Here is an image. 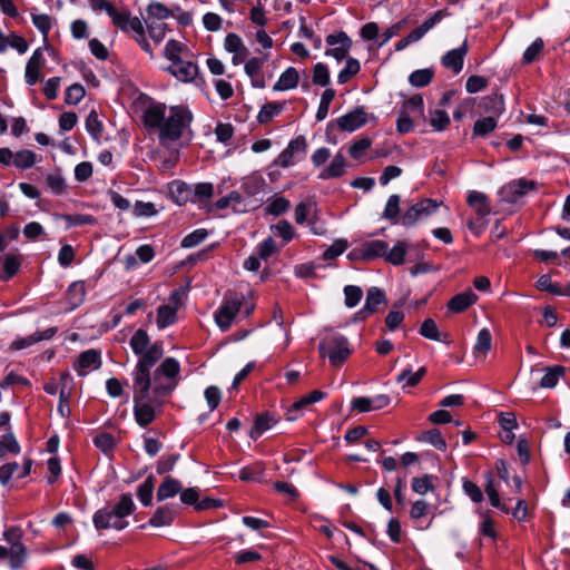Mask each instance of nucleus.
<instances>
[{
	"mask_svg": "<svg viewBox=\"0 0 570 570\" xmlns=\"http://www.w3.org/2000/svg\"><path fill=\"white\" fill-rule=\"evenodd\" d=\"M160 351H151L142 360H138L131 373L132 394L136 401L151 400L163 405L178 384L180 364L174 357L165 358L157 367Z\"/></svg>",
	"mask_w": 570,
	"mask_h": 570,
	"instance_id": "nucleus-1",
	"label": "nucleus"
},
{
	"mask_svg": "<svg viewBox=\"0 0 570 570\" xmlns=\"http://www.w3.org/2000/svg\"><path fill=\"white\" fill-rule=\"evenodd\" d=\"M144 124L147 128L157 129L160 144L166 145L183 137L193 121V114L184 106H171L167 109L165 104L149 105L144 112Z\"/></svg>",
	"mask_w": 570,
	"mask_h": 570,
	"instance_id": "nucleus-2",
	"label": "nucleus"
},
{
	"mask_svg": "<svg viewBox=\"0 0 570 570\" xmlns=\"http://www.w3.org/2000/svg\"><path fill=\"white\" fill-rule=\"evenodd\" d=\"M136 509L130 493H122L114 504H108L94 513L92 522L97 530L115 529L121 531L128 527L126 518Z\"/></svg>",
	"mask_w": 570,
	"mask_h": 570,
	"instance_id": "nucleus-3",
	"label": "nucleus"
},
{
	"mask_svg": "<svg viewBox=\"0 0 570 570\" xmlns=\"http://www.w3.org/2000/svg\"><path fill=\"white\" fill-rule=\"evenodd\" d=\"M318 352L322 357H327L334 367H340L352 354L348 340L338 333H328L318 344Z\"/></svg>",
	"mask_w": 570,
	"mask_h": 570,
	"instance_id": "nucleus-4",
	"label": "nucleus"
},
{
	"mask_svg": "<svg viewBox=\"0 0 570 570\" xmlns=\"http://www.w3.org/2000/svg\"><path fill=\"white\" fill-rule=\"evenodd\" d=\"M441 203L431 198H424L412 205L401 217V223L405 227L415 225L420 219L435 213Z\"/></svg>",
	"mask_w": 570,
	"mask_h": 570,
	"instance_id": "nucleus-5",
	"label": "nucleus"
},
{
	"mask_svg": "<svg viewBox=\"0 0 570 570\" xmlns=\"http://www.w3.org/2000/svg\"><path fill=\"white\" fill-rule=\"evenodd\" d=\"M537 189V184L533 180H527L524 178L515 179L504 185L499 195L501 200L514 204L519 202L528 193Z\"/></svg>",
	"mask_w": 570,
	"mask_h": 570,
	"instance_id": "nucleus-6",
	"label": "nucleus"
},
{
	"mask_svg": "<svg viewBox=\"0 0 570 570\" xmlns=\"http://www.w3.org/2000/svg\"><path fill=\"white\" fill-rule=\"evenodd\" d=\"M129 345L132 352L139 356L138 360H142L145 356L149 355V353L156 348L160 351L159 360L164 355L163 342L157 341L155 343H150V337L148 333L142 328H138L134 333L129 341Z\"/></svg>",
	"mask_w": 570,
	"mask_h": 570,
	"instance_id": "nucleus-7",
	"label": "nucleus"
},
{
	"mask_svg": "<svg viewBox=\"0 0 570 570\" xmlns=\"http://www.w3.org/2000/svg\"><path fill=\"white\" fill-rule=\"evenodd\" d=\"M242 305L243 301L237 296H229L224 299L223 304L215 312V321L222 331L229 328Z\"/></svg>",
	"mask_w": 570,
	"mask_h": 570,
	"instance_id": "nucleus-8",
	"label": "nucleus"
},
{
	"mask_svg": "<svg viewBox=\"0 0 570 570\" xmlns=\"http://www.w3.org/2000/svg\"><path fill=\"white\" fill-rule=\"evenodd\" d=\"M328 48L325 51L326 56L333 57L337 61H342L347 58L348 51L352 47V39L344 31L331 33L325 38Z\"/></svg>",
	"mask_w": 570,
	"mask_h": 570,
	"instance_id": "nucleus-9",
	"label": "nucleus"
},
{
	"mask_svg": "<svg viewBox=\"0 0 570 570\" xmlns=\"http://www.w3.org/2000/svg\"><path fill=\"white\" fill-rule=\"evenodd\" d=\"M306 148L307 144L305 137L298 136L288 142L287 147L278 155L273 165L288 168L296 164L298 160L296 158L297 155H305Z\"/></svg>",
	"mask_w": 570,
	"mask_h": 570,
	"instance_id": "nucleus-10",
	"label": "nucleus"
},
{
	"mask_svg": "<svg viewBox=\"0 0 570 570\" xmlns=\"http://www.w3.org/2000/svg\"><path fill=\"white\" fill-rule=\"evenodd\" d=\"M386 304L385 293L379 287H371L367 291L365 304L356 313V320L364 321L370 317L372 314L377 313L380 311V305Z\"/></svg>",
	"mask_w": 570,
	"mask_h": 570,
	"instance_id": "nucleus-11",
	"label": "nucleus"
},
{
	"mask_svg": "<svg viewBox=\"0 0 570 570\" xmlns=\"http://www.w3.org/2000/svg\"><path fill=\"white\" fill-rule=\"evenodd\" d=\"M134 402V415L137 424L141 428L149 425L156 417V409L160 407L156 402L151 400H138L132 397Z\"/></svg>",
	"mask_w": 570,
	"mask_h": 570,
	"instance_id": "nucleus-12",
	"label": "nucleus"
},
{
	"mask_svg": "<svg viewBox=\"0 0 570 570\" xmlns=\"http://www.w3.org/2000/svg\"><path fill=\"white\" fill-rule=\"evenodd\" d=\"M367 122V112L365 107L360 106L354 110L341 116L337 119V126L343 131L352 132Z\"/></svg>",
	"mask_w": 570,
	"mask_h": 570,
	"instance_id": "nucleus-13",
	"label": "nucleus"
},
{
	"mask_svg": "<svg viewBox=\"0 0 570 570\" xmlns=\"http://www.w3.org/2000/svg\"><path fill=\"white\" fill-rule=\"evenodd\" d=\"M112 20V23L120 29L121 31H134L138 36H142L144 26L138 17H131L127 11H118L115 9L112 13L109 14Z\"/></svg>",
	"mask_w": 570,
	"mask_h": 570,
	"instance_id": "nucleus-14",
	"label": "nucleus"
},
{
	"mask_svg": "<svg viewBox=\"0 0 570 570\" xmlns=\"http://www.w3.org/2000/svg\"><path fill=\"white\" fill-rule=\"evenodd\" d=\"M101 366V354L95 348L87 350L79 354L73 368L79 376L87 375L90 370H98Z\"/></svg>",
	"mask_w": 570,
	"mask_h": 570,
	"instance_id": "nucleus-15",
	"label": "nucleus"
},
{
	"mask_svg": "<svg viewBox=\"0 0 570 570\" xmlns=\"http://www.w3.org/2000/svg\"><path fill=\"white\" fill-rule=\"evenodd\" d=\"M166 70L183 82L194 80L198 73L197 65L185 59L176 60V62L170 63Z\"/></svg>",
	"mask_w": 570,
	"mask_h": 570,
	"instance_id": "nucleus-16",
	"label": "nucleus"
},
{
	"mask_svg": "<svg viewBox=\"0 0 570 570\" xmlns=\"http://www.w3.org/2000/svg\"><path fill=\"white\" fill-rule=\"evenodd\" d=\"M468 50V43L466 40H464V42L459 48L448 51L442 57L443 67L451 69L454 73L461 72Z\"/></svg>",
	"mask_w": 570,
	"mask_h": 570,
	"instance_id": "nucleus-17",
	"label": "nucleus"
},
{
	"mask_svg": "<svg viewBox=\"0 0 570 570\" xmlns=\"http://www.w3.org/2000/svg\"><path fill=\"white\" fill-rule=\"evenodd\" d=\"M56 333H57V327H49L42 332H36L26 337H18L11 343L10 348L14 350V351L27 348V347H29L36 343H39L41 341L51 340Z\"/></svg>",
	"mask_w": 570,
	"mask_h": 570,
	"instance_id": "nucleus-18",
	"label": "nucleus"
},
{
	"mask_svg": "<svg viewBox=\"0 0 570 570\" xmlns=\"http://www.w3.org/2000/svg\"><path fill=\"white\" fill-rule=\"evenodd\" d=\"M43 61L42 49H36L26 65L24 79L29 86H33L40 79V69Z\"/></svg>",
	"mask_w": 570,
	"mask_h": 570,
	"instance_id": "nucleus-19",
	"label": "nucleus"
},
{
	"mask_svg": "<svg viewBox=\"0 0 570 570\" xmlns=\"http://www.w3.org/2000/svg\"><path fill=\"white\" fill-rule=\"evenodd\" d=\"M169 194L173 200L178 205L194 203L191 184L174 180L169 184Z\"/></svg>",
	"mask_w": 570,
	"mask_h": 570,
	"instance_id": "nucleus-20",
	"label": "nucleus"
},
{
	"mask_svg": "<svg viewBox=\"0 0 570 570\" xmlns=\"http://www.w3.org/2000/svg\"><path fill=\"white\" fill-rule=\"evenodd\" d=\"M478 299V296L472 289L454 295L448 303V308L454 313H461L473 305Z\"/></svg>",
	"mask_w": 570,
	"mask_h": 570,
	"instance_id": "nucleus-21",
	"label": "nucleus"
},
{
	"mask_svg": "<svg viewBox=\"0 0 570 570\" xmlns=\"http://www.w3.org/2000/svg\"><path fill=\"white\" fill-rule=\"evenodd\" d=\"M387 249V243L381 239L365 242L360 248V255L364 259L384 257Z\"/></svg>",
	"mask_w": 570,
	"mask_h": 570,
	"instance_id": "nucleus-22",
	"label": "nucleus"
},
{
	"mask_svg": "<svg viewBox=\"0 0 570 570\" xmlns=\"http://www.w3.org/2000/svg\"><path fill=\"white\" fill-rule=\"evenodd\" d=\"M345 157L338 153L334 156L331 164L320 173L318 177L324 180L341 177L345 173Z\"/></svg>",
	"mask_w": 570,
	"mask_h": 570,
	"instance_id": "nucleus-23",
	"label": "nucleus"
},
{
	"mask_svg": "<svg viewBox=\"0 0 570 570\" xmlns=\"http://www.w3.org/2000/svg\"><path fill=\"white\" fill-rule=\"evenodd\" d=\"M177 514V511L169 507V505H164V507H160L158 508L153 517L149 519L148 523L151 525V527H165V525H170L175 519Z\"/></svg>",
	"mask_w": 570,
	"mask_h": 570,
	"instance_id": "nucleus-24",
	"label": "nucleus"
},
{
	"mask_svg": "<svg viewBox=\"0 0 570 570\" xmlns=\"http://www.w3.org/2000/svg\"><path fill=\"white\" fill-rule=\"evenodd\" d=\"M9 550V567L11 570H19L22 568L27 560V548L22 540L16 542L8 548Z\"/></svg>",
	"mask_w": 570,
	"mask_h": 570,
	"instance_id": "nucleus-25",
	"label": "nucleus"
},
{
	"mask_svg": "<svg viewBox=\"0 0 570 570\" xmlns=\"http://www.w3.org/2000/svg\"><path fill=\"white\" fill-rule=\"evenodd\" d=\"M299 80L298 71L294 67H288L274 85V90L284 91L297 87Z\"/></svg>",
	"mask_w": 570,
	"mask_h": 570,
	"instance_id": "nucleus-26",
	"label": "nucleus"
},
{
	"mask_svg": "<svg viewBox=\"0 0 570 570\" xmlns=\"http://www.w3.org/2000/svg\"><path fill=\"white\" fill-rule=\"evenodd\" d=\"M466 202L479 216L489 215L491 212L490 205L488 203V196L483 193L476 190L470 191Z\"/></svg>",
	"mask_w": 570,
	"mask_h": 570,
	"instance_id": "nucleus-27",
	"label": "nucleus"
},
{
	"mask_svg": "<svg viewBox=\"0 0 570 570\" xmlns=\"http://www.w3.org/2000/svg\"><path fill=\"white\" fill-rule=\"evenodd\" d=\"M181 490V483L171 478L166 476L157 490V500L164 501L175 497Z\"/></svg>",
	"mask_w": 570,
	"mask_h": 570,
	"instance_id": "nucleus-28",
	"label": "nucleus"
},
{
	"mask_svg": "<svg viewBox=\"0 0 570 570\" xmlns=\"http://www.w3.org/2000/svg\"><path fill=\"white\" fill-rule=\"evenodd\" d=\"M275 422L276 420L267 412L258 414L249 432V436L253 440H257L265 431L271 429Z\"/></svg>",
	"mask_w": 570,
	"mask_h": 570,
	"instance_id": "nucleus-29",
	"label": "nucleus"
},
{
	"mask_svg": "<svg viewBox=\"0 0 570 570\" xmlns=\"http://www.w3.org/2000/svg\"><path fill=\"white\" fill-rule=\"evenodd\" d=\"M177 308L171 305H160L157 309V326L165 328L173 325L177 320Z\"/></svg>",
	"mask_w": 570,
	"mask_h": 570,
	"instance_id": "nucleus-30",
	"label": "nucleus"
},
{
	"mask_svg": "<svg viewBox=\"0 0 570 570\" xmlns=\"http://www.w3.org/2000/svg\"><path fill=\"white\" fill-rule=\"evenodd\" d=\"M480 106L487 112L500 115L504 110L503 96L499 94L489 95L482 99Z\"/></svg>",
	"mask_w": 570,
	"mask_h": 570,
	"instance_id": "nucleus-31",
	"label": "nucleus"
},
{
	"mask_svg": "<svg viewBox=\"0 0 570 570\" xmlns=\"http://www.w3.org/2000/svg\"><path fill=\"white\" fill-rule=\"evenodd\" d=\"M407 244L403 240L396 243V245L384 255V259L392 265H401L404 263V256L406 254Z\"/></svg>",
	"mask_w": 570,
	"mask_h": 570,
	"instance_id": "nucleus-32",
	"label": "nucleus"
},
{
	"mask_svg": "<svg viewBox=\"0 0 570 570\" xmlns=\"http://www.w3.org/2000/svg\"><path fill=\"white\" fill-rule=\"evenodd\" d=\"M484 491L488 494L492 507L498 508L505 513L509 512V509L505 507V504H502L500 501L499 492L494 487V480L491 473L487 474V484Z\"/></svg>",
	"mask_w": 570,
	"mask_h": 570,
	"instance_id": "nucleus-33",
	"label": "nucleus"
},
{
	"mask_svg": "<svg viewBox=\"0 0 570 570\" xmlns=\"http://www.w3.org/2000/svg\"><path fill=\"white\" fill-rule=\"evenodd\" d=\"M265 180L258 175L246 177L243 181L242 188L248 196H256L264 190Z\"/></svg>",
	"mask_w": 570,
	"mask_h": 570,
	"instance_id": "nucleus-34",
	"label": "nucleus"
},
{
	"mask_svg": "<svg viewBox=\"0 0 570 570\" xmlns=\"http://www.w3.org/2000/svg\"><path fill=\"white\" fill-rule=\"evenodd\" d=\"M361 65L355 58H346L345 67L337 75V82L345 83L360 72Z\"/></svg>",
	"mask_w": 570,
	"mask_h": 570,
	"instance_id": "nucleus-35",
	"label": "nucleus"
},
{
	"mask_svg": "<svg viewBox=\"0 0 570 570\" xmlns=\"http://www.w3.org/2000/svg\"><path fill=\"white\" fill-rule=\"evenodd\" d=\"M67 295L72 307L79 306L86 296V288L82 282H73L67 289Z\"/></svg>",
	"mask_w": 570,
	"mask_h": 570,
	"instance_id": "nucleus-36",
	"label": "nucleus"
},
{
	"mask_svg": "<svg viewBox=\"0 0 570 570\" xmlns=\"http://www.w3.org/2000/svg\"><path fill=\"white\" fill-rule=\"evenodd\" d=\"M492 346V336L488 328L480 330L474 345V353L485 356Z\"/></svg>",
	"mask_w": 570,
	"mask_h": 570,
	"instance_id": "nucleus-37",
	"label": "nucleus"
},
{
	"mask_svg": "<svg viewBox=\"0 0 570 570\" xmlns=\"http://www.w3.org/2000/svg\"><path fill=\"white\" fill-rule=\"evenodd\" d=\"M224 47L228 52L242 53L243 56L248 55V50L245 47L242 38L236 33H228L226 36Z\"/></svg>",
	"mask_w": 570,
	"mask_h": 570,
	"instance_id": "nucleus-38",
	"label": "nucleus"
},
{
	"mask_svg": "<svg viewBox=\"0 0 570 570\" xmlns=\"http://www.w3.org/2000/svg\"><path fill=\"white\" fill-rule=\"evenodd\" d=\"M184 51H186V47L181 42L170 39L165 46L164 56L173 63L176 60H183L181 53Z\"/></svg>",
	"mask_w": 570,
	"mask_h": 570,
	"instance_id": "nucleus-39",
	"label": "nucleus"
},
{
	"mask_svg": "<svg viewBox=\"0 0 570 570\" xmlns=\"http://www.w3.org/2000/svg\"><path fill=\"white\" fill-rule=\"evenodd\" d=\"M421 441H424L426 443H430L435 449L440 451L446 450V442L443 439L440 430L438 429H431L422 433V436L420 438Z\"/></svg>",
	"mask_w": 570,
	"mask_h": 570,
	"instance_id": "nucleus-40",
	"label": "nucleus"
},
{
	"mask_svg": "<svg viewBox=\"0 0 570 570\" xmlns=\"http://www.w3.org/2000/svg\"><path fill=\"white\" fill-rule=\"evenodd\" d=\"M154 476L149 475L139 487L137 495L142 505L148 507L151 504L154 492Z\"/></svg>",
	"mask_w": 570,
	"mask_h": 570,
	"instance_id": "nucleus-41",
	"label": "nucleus"
},
{
	"mask_svg": "<svg viewBox=\"0 0 570 570\" xmlns=\"http://www.w3.org/2000/svg\"><path fill=\"white\" fill-rule=\"evenodd\" d=\"M433 480L434 476L431 474H424L421 478H413L411 484L412 490L420 495H424L429 491L434 490Z\"/></svg>",
	"mask_w": 570,
	"mask_h": 570,
	"instance_id": "nucleus-42",
	"label": "nucleus"
},
{
	"mask_svg": "<svg viewBox=\"0 0 570 570\" xmlns=\"http://www.w3.org/2000/svg\"><path fill=\"white\" fill-rule=\"evenodd\" d=\"M564 373L562 366L549 367L547 373L540 380V386L543 389H552L557 385L559 377Z\"/></svg>",
	"mask_w": 570,
	"mask_h": 570,
	"instance_id": "nucleus-43",
	"label": "nucleus"
},
{
	"mask_svg": "<svg viewBox=\"0 0 570 570\" xmlns=\"http://www.w3.org/2000/svg\"><path fill=\"white\" fill-rule=\"evenodd\" d=\"M36 164V154L29 149H22L14 155L13 165L20 169L31 168Z\"/></svg>",
	"mask_w": 570,
	"mask_h": 570,
	"instance_id": "nucleus-44",
	"label": "nucleus"
},
{
	"mask_svg": "<svg viewBox=\"0 0 570 570\" xmlns=\"http://www.w3.org/2000/svg\"><path fill=\"white\" fill-rule=\"evenodd\" d=\"M86 129L95 140H99L102 135V124L98 119L96 110H91L86 119Z\"/></svg>",
	"mask_w": 570,
	"mask_h": 570,
	"instance_id": "nucleus-45",
	"label": "nucleus"
},
{
	"mask_svg": "<svg viewBox=\"0 0 570 570\" xmlns=\"http://www.w3.org/2000/svg\"><path fill=\"white\" fill-rule=\"evenodd\" d=\"M194 203L209 199L214 194V186L212 183H199L191 185Z\"/></svg>",
	"mask_w": 570,
	"mask_h": 570,
	"instance_id": "nucleus-46",
	"label": "nucleus"
},
{
	"mask_svg": "<svg viewBox=\"0 0 570 570\" xmlns=\"http://www.w3.org/2000/svg\"><path fill=\"white\" fill-rule=\"evenodd\" d=\"M31 19H32V23L35 24V27L43 36V40L47 41L49 31L51 30V27H52L51 17L46 13L37 14V13L32 12Z\"/></svg>",
	"mask_w": 570,
	"mask_h": 570,
	"instance_id": "nucleus-47",
	"label": "nucleus"
},
{
	"mask_svg": "<svg viewBox=\"0 0 570 570\" xmlns=\"http://www.w3.org/2000/svg\"><path fill=\"white\" fill-rule=\"evenodd\" d=\"M145 22L149 37L155 42H160L165 38L167 24L161 21H154L149 19H146Z\"/></svg>",
	"mask_w": 570,
	"mask_h": 570,
	"instance_id": "nucleus-48",
	"label": "nucleus"
},
{
	"mask_svg": "<svg viewBox=\"0 0 570 570\" xmlns=\"http://www.w3.org/2000/svg\"><path fill=\"white\" fill-rule=\"evenodd\" d=\"M208 236V232L205 228H199L190 234L186 235L180 243L183 248H193L203 243Z\"/></svg>",
	"mask_w": 570,
	"mask_h": 570,
	"instance_id": "nucleus-49",
	"label": "nucleus"
},
{
	"mask_svg": "<svg viewBox=\"0 0 570 570\" xmlns=\"http://www.w3.org/2000/svg\"><path fill=\"white\" fill-rule=\"evenodd\" d=\"M7 452L12 454L20 452V445L11 432L4 434L0 440V458H3Z\"/></svg>",
	"mask_w": 570,
	"mask_h": 570,
	"instance_id": "nucleus-50",
	"label": "nucleus"
},
{
	"mask_svg": "<svg viewBox=\"0 0 570 570\" xmlns=\"http://www.w3.org/2000/svg\"><path fill=\"white\" fill-rule=\"evenodd\" d=\"M61 218L66 222V225L68 228L73 227V226L96 224V218L94 216L87 215V214L62 215Z\"/></svg>",
	"mask_w": 570,
	"mask_h": 570,
	"instance_id": "nucleus-51",
	"label": "nucleus"
},
{
	"mask_svg": "<svg viewBox=\"0 0 570 570\" xmlns=\"http://www.w3.org/2000/svg\"><path fill=\"white\" fill-rule=\"evenodd\" d=\"M420 334L429 340L432 341H443L441 333L439 332L438 325L432 318H426L421 327H420Z\"/></svg>",
	"mask_w": 570,
	"mask_h": 570,
	"instance_id": "nucleus-52",
	"label": "nucleus"
},
{
	"mask_svg": "<svg viewBox=\"0 0 570 570\" xmlns=\"http://www.w3.org/2000/svg\"><path fill=\"white\" fill-rule=\"evenodd\" d=\"M283 109V106L276 102H268L264 105L258 112L257 120L259 124H266L271 121L276 115Z\"/></svg>",
	"mask_w": 570,
	"mask_h": 570,
	"instance_id": "nucleus-53",
	"label": "nucleus"
},
{
	"mask_svg": "<svg viewBox=\"0 0 570 570\" xmlns=\"http://www.w3.org/2000/svg\"><path fill=\"white\" fill-rule=\"evenodd\" d=\"M497 127V120L494 117H484L474 122L473 126V135L475 136H485L494 130Z\"/></svg>",
	"mask_w": 570,
	"mask_h": 570,
	"instance_id": "nucleus-54",
	"label": "nucleus"
},
{
	"mask_svg": "<svg viewBox=\"0 0 570 570\" xmlns=\"http://www.w3.org/2000/svg\"><path fill=\"white\" fill-rule=\"evenodd\" d=\"M20 257L18 255L8 254L2 258V268L4 272V278L12 277L20 268Z\"/></svg>",
	"mask_w": 570,
	"mask_h": 570,
	"instance_id": "nucleus-55",
	"label": "nucleus"
},
{
	"mask_svg": "<svg viewBox=\"0 0 570 570\" xmlns=\"http://www.w3.org/2000/svg\"><path fill=\"white\" fill-rule=\"evenodd\" d=\"M432 77L433 71L431 69H419L410 75L409 81L414 87H424L431 82Z\"/></svg>",
	"mask_w": 570,
	"mask_h": 570,
	"instance_id": "nucleus-56",
	"label": "nucleus"
},
{
	"mask_svg": "<svg viewBox=\"0 0 570 570\" xmlns=\"http://www.w3.org/2000/svg\"><path fill=\"white\" fill-rule=\"evenodd\" d=\"M147 19H156V21H161L170 16V10L161 2L155 1L149 3V6L147 7Z\"/></svg>",
	"mask_w": 570,
	"mask_h": 570,
	"instance_id": "nucleus-57",
	"label": "nucleus"
},
{
	"mask_svg": "<svg viewBox=\"0 0 570 570\" xmlns=\"http://www.w3.org/2000/svg\"><path fill=\"white\" fill-rule=\"evenodd\" d=\"M400 213V196L399 195H391L386 202L384 212H383V218L393 220L394 223L397 219Z\"/></svg>",
	"mask_w": 570,
	"mask_h": 570,
	"instance_id": "nucleus-58",
	"label": "nucleus"
},
{
	"mask_svg": "<svg viewBox=\"0 0 570 570\" xmlns=\"http://www.w3.org/2000/svg\"><path fill=\"white\" fill-rule=\"evenodd\" d=\"M430 124L435 130L442 131L450 125L449 115L441 109L433 110L430 114Z\"/></svg>",
	"mask_w": 570,
	"mask_h": 570,
	"instance_id": "nucleus-59",
	"label": "nucleus"
},
{
	"mask_svg": "<svg viewBox=\"0 0 570 570\" xmlns=\"http://www.w3.org/2000/svg\"><path fill=\"white\" fill-rule=\"evenodd\" d=\"M330 71L326 65L318 62L314 66L312 81L314 85L326 87L330 83Z\"/></svg>",
	"mask_w": 570,
	"mask_h": 570,
	"instance_id": "nucleus-60",
	"label": "nucleus"
},
{
	"mask_svg": "<svg viewBox=\"0 0 570 570\" xmlns=\"http://www.w3.org/2000/svg\"><path fill=\"white\" fill-rule=\"evenodd\" d=\"M289 206L291 203L285 197H276L266 206L265 212L267 214L278 216L286 213Z\"/></svg>",
	"mask_w": 570,
	"mask_h": 570,
	"instance_id": "nucleus-61",
	"label": "nucleus"
},
{
	"mask_svg": "<svg viewBox=\"0 0 570 570\" xmlns=\"http://www.w3.org/2000/svg\"><path fill=\"white\" fill-rule=\"evenodd\" d=\"M345 305L350 308L355 307L362 299V288L355 285L344 287Z\"/></svg>",
	"mask_w": 570,
	"mask_h": 570,
	"instance_id": "nucleus-62",
	"label": "nucleus"
},
{
	"mask_svg": "<svg viewBox=\"0 0 570 570\" xmlns=\"http://www.w3.org/2000/svg\"><path fill=\"white\" fill-rule=\"evenodd\" d=\"M543 40L541 38H537L524 51L523 53V62L531 63L535 61L543 49Z\"/></svg>",
	"mask_w": 570,
	"mask_h": 570,
	"instance_id": "nucleus-63",
	"label": "nucleus"
},
{
	"mask_svg": "<svg viewBox=\"0 0 570 570\" xmlns=\"http://www.w3.org/2000/svg\"><path fill=\"white\" fill-rule=\"evenodd\" d=\"M94 443L98 449H100L104 453L107 454L115 446V438L107 432H102L95 436Z\"/></svg>",
	"mask_w": 570,
	"mask_h": 570,
	"instance_id": "nucleus-64",
	"label": "nucleus"
}]
</instances>
